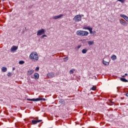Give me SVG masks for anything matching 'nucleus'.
<instances>
[{
	"label": "nucleus",
	"mask_w": 128,
	"mask_h": 128,
	"mask_svg": "<svg viewBox=\"0 0 128 128\" xmlns=\"http://www.w3.org/2000/svg\"><path fill=\"white\" fill-rule=\"evenodd\" d=\"M30 58L32 60V62H38V55L36 52H32L30 56Z\"/></svg>",
	"instance_id": "obj_1"
},
{
	"label": "nucleus",
	"mask_w": 128,
	"mask_h": 128,
	"mask_svg": "<svg viewBox=\"0 0 128 128\" xmlns=\"http://www.w3.org/2000/svg\"><path fill=\"white\" fill-rule=\"evenodd\" d=\"M77 36H86L88 35V31H84L82 30H78L76 32Z\"/></svg>",
	"instance_id": "obj_2"
},
{
	"label": "nucleus",
	"mask_w": 128,
	"mask_h": 128,
	"mask_svg": "<svg viewBox=\"0 0 128 128\" xmlns=\"http://www.w3.org/2000/svg\"><path fill=\"white\" fill-rule=\"evenodd\" d=\"M73 20H74L75 22H80V20H82V15L80 14L76 15L73 18Z\"/></svg>",
	"instance_id": "obj_3"
},
{
	"label": "nucleus",
	"mask_w": 128,
	"mask_h": 128,
	"mask_svg": "<svg viewBox=\"0 0 128 128\" xmlns=\"http://www.w3.org/2000/svg\"><path fill=\"white\" fill-rule=\"evenodd\" d=\"M83 30H89L90 32V34H96V30L92 31V28H90V26H88L87 27H84Z\"/></svg>",
	"instance_id": "obj_4"
},
{
	"label": "nucleus",
	"mask_w": 128,
	"mask_h": 128,
	"mask_svg": "<svg viewBox=\"0 0 128 128\" xmlns=\"http://www.w3.org/2000/svg\"><path fill=\"white\" fill-rule=\"evenodd\" d=\"M46 34V31L44 28L38 30L37 32V36H42V34Z\"/></svg>",
	"instance_id": "obj_5"
},
{
	"label": "nucleus",
	"mask_w": 128,
	"mask_h": 128,
	"mask_svg": "<svg viewBox=\"0 0 128 128\" xmlns=\"http://www.w3.org/2000/svg\"><path fill=\"white\" fill-rule=\"evenodd\" d=\"M64 16V14H60L57 16H54L52 17L53 20H58V18H62Z\"/></svg>",
	"instance_id": "obj_6"
},
{
	"label": "nucleus",
	"mask_w": 128,
	"mask_h": 128,
	"mask_svg": "<svg viewBox=\"0 0 128 128\" xmlns=\"http://www.w3.org/2000/svg\"><path fill=\"white\" fill-rule=\"evenodd\" d=\"M48 78H54V72H50L47 74Z\"/></svg>",
	"instance_id": "obj_7"
},
{
	"label": "nucleus",
	"mask_w": 128,
	"mask_h": 128,
	"mask_svg": "<svg viewBox=\"0 0 128 128\" xmlns=\"http://www.w3.org/2000/svg\"><path fill=\"white\" fill-rule=\"evenodd\" d=\"M120 24H122V26H128V22L124 20H120Z\"/></svg>",
	"instance_id": "obj_8"
},
{
	"label": "nucleus",
	"mask_w": 128,
	"mask_h": 128,
	"mask_svg": "<svg viewBox=\"0 0 128 128\" xmlns=\"http://www.w3.org/2000/svg\"><path fill=\"white\" fill-rule=\"evenodd\" d=\"M42 122V120H32V124H38V122Z\"/></svg>",
	"instance_id": "obj_9"
},
{
	"label": "nucleus",
	"mask_w": 128,
	"mask_h": 128,
	"mask_svg": "<svg viewBox=\"0 0 128 128\" xmlns=\"http://www.w3.org/2000/svg\"><path fill=\"white\" fill-rule=\"evenodd\" d=\"M34 72V70H29L28 72H27V74L28 76H32V74Z\"/></svg>",
	"instance_id": "obj_10"
},
{
	"label": "nucleus",
	"mask_w": 128,
	"mask_h": 128,
	"mask_svg": "<svg viewBox=\"0 0 128 128\" xmlns=\"http://www.w3.org/2000/svg\"><path fill=\"white\" fill-rule=\"evenodd\" d=\"M40 78V74L38 72H35L34 74V80H38Z\"/></svg>",
	"instance_id": "obj_11"
},
{
	"label": "nucleus",
	"mask_w": 128,
	"mask_h": 128,
	"mask_svg": "<svg viewBox=\"0 0 128 128\" xmlns=\"http://www.w3.org/2000/svg\"><path fill=\"white\" fill-rule=\"evenodd\" d=\"M120 16H121V18H124L125 20H126V22H128V16L124 14H121L120 15Z\"/></svg>",
	"instance_id": "obj_12"
},
{
	"label": "nucleus",
	"mask_w": 128,
	"mask_h": 128,
	"mask_svg": "<svg viewBox=\"0 0 128 128\" xmlns=\"http://www.w3.org/2000/svg\"><path fill=\"white\" fill-rule=\"evenodd\" d=\"M16 50H18V47H16V46H14L11 48V52H16Z\"/></svg>",
	"instance_id": "obj_13"
},
{
	"label": "nucleus",
	"mask_w": 128,
	"mask_h": 128,
	"mask_svg": "<svg viewBox=\"0 0 128 128\" xmlns=\"http://www.w3.org/2000/svg\"><path fill=\"white\" fill-rule=\"evenodd\" d=\"M2 70L3 72H6L8 70V68L6 67H2Z\"/></svg>",
	"instance_id": "obj_14"
},
{
	"label": "nucleus",
	"mask_w": 128,
	"mask_h": 128,
	"mask_svg": "<svg viewBox=\"0 0 128 128\" xmlns=\"http://www.w3.org/2000/svg\"><path fill=\"white\" fill-rule=\"evenodd\" d=\"M120 80H122V82H128V80H126L124 78H120Z\"/></svg>",
	"instance_id": "obj_15"
},
{
	"label": "nucleus",
	"mask_w": 128,
	"mask_h": 128,
	"mask_svg": "<svg viewBox=\"0 0 128 128\" xmlns=\"http://www.w3.org/2000/svg\"><path fill=\"white\" fill-rule=\"evenodd\" d=\"M88 46H92V44H94V41H88Z\"/></svg>",
	"instance_id": "obj_16"
},
{
	"label": "nucleus",
	"mask_w": 128,
	"mask_h": 128,
	"mask_svg": "<svg viewBox=\"0 0 128 128\" xmlns=\"http://www.w3.org/2000/svg\"><path fill=\"white\" fill-rule=\"evenodd\" d=\"M32 102H40V98H32Z\"/></svg>",
	"instance_id": "obj_17"
},
{
	"label": "nucleus",
	"mask_w": 128,
	"mask_h": 128,
	"mask_svg": "<svg viewBox=\"0 0 128 128\" xmlns=\"http://www.w3.org/2000/svg\"><path fill=\"white\" fill-rule=\"evenodd\" d=\"M111 59L112 60H116V55H113L111 57Z\"/></svg>",
	"instance_id": "obj_18"
},
{
	"label": "nucleus",
	"mask_w": 128,
	"mask_h": 128,
	"mask_svg": "<svg viewBox=\"0 0 128 128\" xmlns=\"http://www.w3.org/2000/svg\"><path fill=\"white\" fill-rule=\"evenodd\" d=\"M103 64L104 66H108L110 64V62H107L106 61H104V60H103Z\"/></svg>",
	"instance_id": "obj_19"
},
{
	"label": "nucleus",
	"mask_w": 128,
	"mask_h": 128,
	"mask_svg": "<svg viewBox=\"0 0 128 128\" xmlns=\"http://www.w3.org/2000/svg\"><path fill=\"white\" fill-rule=\"evenodd\" d=\"M88 52V50L84 48L82 50V54H86Z\"/></svg>",
	"instance_id": "obj_20"
},
{
	"label": "nucleus",
	"mask_w": 128,
	"mask_h": 128,
	"mask_svg": "<svg viewBox=\"0 0 128 128\" xmlns=\"http://www.w3.org/2000/svg\"><path fill=\"white\" fill-rule=\"evenodd\" d=\"M75 70H74V69H72V70H70V74H74V72Z\"/></svg>",
	"instance_id": "obj_21"
},
{
	"label": "nucleus",
	"mask_w": 128,
	"mask_h": 128,
	"mask_svg": "<svg viewBox=\"0 0 128 128\" xmlns=\"http://www.w3.org/2000/svg\"><path fill=\"white\" fill-rule=\"evenodd\" d=\"M64 62H66V60H68V57L66 56V58H63Z\"/></svg>",
	"instance_id": "obj_22"
},
{
	"label": "nucleus",
	"mask_w": 128,
	"mask_h": 128,
	"mask_svg": "<svg viewBox=\"0 0 128 128\" xmlns=\"http://www.w3.org/2000/svg\"><path fill=\"white\" fill-rule=\"evenodd\" d=\"M24 64V60H20L19 62V64Z\"/></svg>",
	"instance_id": "obj_23"
},
{
	"label": "nucleus",
	"mask_w": 128,
	"mask_h": 128,
	"mask_svg": "<svg viewBox=\"0 0 128 128\" xmlns=\"http://www.w3.org/2000/svg\"><path fill=\"white\" fill-rule=\"evenodd\" d=\"M90 90H96V87L93 86Z\"/></svg>",
	"instance_id": "obj_24"
},
{
	"label": "nucleus",
	"mask_w": 128,
	"mask_h": 128,
	"mask_svg": "<svg viewBox=\"0 0 128 128\" xmlns=\"http://www.w3.org/2000/svg\"><path fill=\"white\" fill-rule=\"evenodd\" d=\"M47 37H48V36H46V34H44L40 36V38H47Z\"/></svg>",
	"instance_id": "obj_25"
},
{
	"label": "nucleus",
	"mask_w": 128,
	"mask_h": 128,
	"mask_svg": "<svg viewBox=\"0 0 128 128\" xmlns=\"http://www.w3.org/2000/svg\"><path fill=\"white\" fill-rule=\"evenodd\" d=\"M118 2H122V4H124V2L125 0H118Z\"/></svg>",
	"instance_id": "obj_26"
},
{
	"label": "nucleus",
	"mask_w": 128,
	"mask_h": 128,
	"mask_svg": "<svg viewBox=\"0 0 128 128\" xmlns=\"http://www.w3.org/2000/svg\"><path fill=\"white\" fill-rule=\"evenodd\" d=\"M40 70V67H36L35 69L36 72H38Z\"/></svg>",
	"instance_id": "obj_27"
},
{
	"label": "nucleus",
	"mask_w": 128,
	"mask_h": 128,
	"mask_svg": "<svg viewBox=\"0 0 128 128\" xmlns=\"http://www.w3.org/2000/svg\"><path fill=\"white\" fill-rule=\"evenodd\" d=\"M8 76H12V72H9L8 74Z\"/></svg>",
	"instance_id": "obj_28"
},
{
	"label": "nucleus",
	"mask_w": 128,
	"mask_h": 128,
	"mask_svg": "<svg viewBox=\"0 0 128 128\" xmlns=\"http://www.w3.org/2000/svg\"><path fill=\"white\" fill-rule=\"evenodd\" d=\"M40 100H43L44 102H46V98H40Z\"/></svg>",
	"instance_id": "obj_29"
},
{
	"label": "nucleus",
	"mask_w": 128,
	"mask_h": 128,
	"mask_svg": "<svg viewBox=\"0 0 128 128\" xmlns=\"http://www.w3.org/2000/svg\"><path fill=\"white\" fill-rule=\"evenodd\" d=\"M128 76V74H125L124 76H122V78H124V76Z\"/></svg>",
	"instance_id": "obj_30"
},
{
	"label": "nucleus",
	"mask_w": 128,
	"mask_h": 128,
	"mask_svg": "<svg viewBox=\"0 0 128 128\" xmlns=\"http://www.w3.org/2000/svg\"><path fill=\"white\" fill-rule=\"evenodd\" d=\"M27 100L30 102H32V99H27Z\"/></svg>",
	"instance_id": "obj_31"
},
{
	"label": "nucleus",
	"mask_w": 128,
	"mask_h": 128,
	"mask_svg": "<svg viewBox=\"0 0 128 128\" xmlns=\"http://www.w3.org/2000/svg\"><path fill=\"white\" fill-rule=\"evenodd\" d=\"M126 96H128V93L126 94Z\"/></svg>",
	"instance_id": "obj_32"
},
{
	"label": "nucleus",
	"mask_w": 128,
	"mask_h": 128,
	"mask_svg": "<svg viewBox=\"0 0 128 128\" xmlns=\"http://www.w3.org/2000/svg\"><path fill=\"white\" fill-rule=\"evenodd\" d=\"M80 48V46H78V48Z\"/></svg>",
	"instance_id": "obj_33"
},
{
	"label": "nucleus",
	"mask_w": 128,
	"mask_h": 128,
	"mask_svg": "<svg viewBox=\"0 0 128 128\" xmlns=\"http://www.w3.org/2000/svg\"><path fill=\"white\" fill-rule=\"evenodd\" d=\"M31 78H34V77H32V76Z\"/></svg>",
	"instance_id": "obj_34"
},
{
	"label": "nucleus",
	"mask_w": 128,
	"mask_h": 128,
	"mask_svg": "<svg viewBox=\"0 0 128 128\" xmlns=\"http://www.w3.org/2000/svg\"><path fill=\"white\" fill-rule=\"evenodd\" d=\"M83 40L84 41V40Z\"/></svg>",
	"instance_id": "obj_35"
},
{
	"label": "nucleus",
	"mask_w": 128,
	"mask_h": 128,
	"mask_svg": "<svg viewBox=\"0 0 128 128\" xmlns=\"http://www.w3.org/2000/svg\"><path fill=\"white\" fill-rule=\"evenodd\" d=\"M14 70V68H13V70Z\"/></svg>",
	"instance_id": "obj_36"
},
{
	"label": "nucleus",
	"mask_w": 128,
	"mask_h": 128,
	"mask_svg": "<svg viewBox=\"0 0 128 128\" xmlns=\"http://www.w3.org/2000/svg\"><path fill=\"white\" fill-rule=\"evenodd\" d=\"M3 0V1H4V0Z\"/></svg>",
	"instance_id": "obj_37"
}]
</instances>
